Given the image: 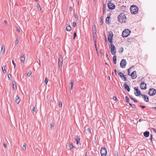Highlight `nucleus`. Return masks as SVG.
<instances>
[{
    "label": "nucleus",
    "mask_w": 156,
    "mask_h": 156,
    "mask_svg": "<svg viewBox=\"0 0 156 156\" xmlns=\"http://www.w3.org/2000/svg\"><path fill=\"white\" fill-rule=\"evenodd\" d=\"M118 19L119 22L121 23H125L126 20V16L123 13H121L119 15Z\"/></svg>",
    "instance_id": "nucleus-1"
},
{
    "label": "nucleus",
    "mask_w": 156,
    "mask_h": 156,
    "mask_svg": "<svg viewBox=\"0 0 156 156\" xmlns=\"http://www.w3.org/2000/svg\"><path fill=\"white\" fill-rule=\"evenodd\" d=\"M130 10L132 14H135L138 13V8L135 5H133L130 6Z\"/></svg>",
    "instance_id": "nucleus-2"
},
{
    "label": "nucleus",
    "mask_w": 156,
    "mask_h": 156,
    "mask_svg": "<svg viewBox=\"0 0 156 156\" xmlns=\"http://www.w3.org/2000/svg\"><path fill=\"white\" fill-rule=\"evenodd\" d=\"M130 33V30L128 29L124 30L122 32V36L123 37H127L129 34Z\"/></svg>",
    "instance_id": "nucleus-3"
},
{
    "label": "nucleus",
    "mask_w": 156,
    "mask_h": 156,
    "mask_svg": "<svg viewBox=\"0 0 156 156\" xmlns=\"http://www.w3.org/2000/svg\"><path fill=\"white\" fill-rule=\"evenodd\" d=\"M110 49L112 54L113 55H115L116 53V49L115 46L112 43L111 44Z\"/></svg>",
    "instance_id": "nucleus-4"
},
{
    "label": "nucleus",
    "mask_w": 156,
    "mask_h": 156,
    "mask_svg": "<svg viewBox=\"0 0 156 156\" xmlns=\"http://www.w3.org/2000/svg\"><path fill=\"white\" fill-rule=\"evenodd\" d=\"M101 156H106L107 154V150L105 147H102L100 150Z\"/></svg>",
    "instance_id": "nucleus-5"
},
{
    "label": "nucleus",
    "mask_w": 156,
    "mask_h": 156,
    "mask_svg": "<svg viewBox=\"0 0 156 156\" xmlns=\"http://www.w3.org/2000/svg\"><path fill=\"white\" fill-rule=\"evenodd\" d=\"M113 34L112 32L111 31H110L108 32V40L111 43H112V38L113 37Z\"/></svg>",
    "instance_id": "nucleus-6"
},
{
    "label": "nucleus",
    "mask_w": 156,
    "mask_h": 156,
    "mask_svg": "<svg viewBox=\"0 0 156 156\" xmlns=\"http://www.w3.org/2000/svg\"><path fill=\"white\" fill-rule=\"evenodd\" d=\"M63 62V57L62 55L59 56L58 63V68L59 69H61L62 67V64Z\"/></svg>",
    "instance_id": "nucleus-7"
},
{
    "label": "nucleus",
    "mask_w": 156,
    "mask_h": 156,
    "mask_svg": "<svg viewBox=\"0 0 156 156\" xmlns=\"http://www.w3.org/2000/svg\"><path fill=\"white\" fill-rule=\"evenodd\" d=\"M148 93L151 96H153L156 94V90L153 88H150L149 91Z\"/></svg>",
    "instance_id": "nucleus-8"
},
{
    "label": "nucleus",
    "mask_w": 156,
    "mask_h": 156,
    "mask_svg": "<svg viewBox=\"0 0 156 156\" xmlns=\"http://www.w3.org/2000/svg\"><path fill=\"white\" fill-rule=\"evenodd\" d=\"M126 64V60L124 59H122L120 63V66L122 68H124Z\"/></svg>",
    "instance_id": "nucleus-9"
},
{
    "label": "nucleus",
    "mask_w": 156,
    "mask_h": 156,
    "mask_svg": "<svg viewBox=\"0 0 156 156\" xmlns=\"http://www.w3.org/2000/svg\"><path fill=\"white\" fill-rule=\"evenodd\" d=\"M108 8L111 9H113L115 8V5L111 1H109L108 3Z\"/></svg>",
    "instance_id": "nucleus-10"
},
{
    "label": "nucleus",
    "mask_w": 156,
    "mask_h": 156,
    "mask_svg": "<svg viewBox=\"0 0 156 156\" xmlns=\"http://www.w3.org/2000/svg\"><path fill=\"white\" fill-rule=\"evenodd\" d=\"M134 89L136 91V92H135V94L136 96H139L140 95H141L142 94L140 91L137 87H135Z\"/></svg>",
    "instance_id": "nucleus-11"
},
{
    "label": "nucleus",
    "mask_w": 156,
    "mask_h": 156,
    "mask_svg": "<svg viewBox=\"0 0 156 156\" xmlns=\"http://www.w3.org/2000/svg\"><path fill=\"white\" fill-rule=\"evenodd\" d=\"M147 84H146L144 82H142L141 83L140 87L141 89L142 90H145L147 88Z\"/></svg>",
    "instance_id": "nucleus-12"
},
{
    "label": "nucleus",
    "mask_w": 156,
    "mask_h": 156,
    "mask_svg": "<svg viewBox=\"0 0 156 156\" xmlns=\"http://www.w3.org/2000/svg\"><path fill=\"white\" fill-rule=\"evenodd\" d=\"M93 37H94V41L95 45V47L96 48V36L97 34L96 31H94V33H93Z\"/></svg>",
    "instance_id": "nucleus-13"
},
{
    "label": "nucleus",
    "mask_w": 156,
    "mask_h": 156,
    "mask_svg": "<svg viewBox=\"0 0 156 156\" xmlns=\"http://www.w3.org/2000/svg\"><path fill=\"white\" fill-rule=\"evenodd\" d=\"M141 96H142V98H144V100L146 102L149 101V98L147 95L144 94H141Z\"/></svg>",
    "instance_id": "nucleus-14"
},
{
    "label": "nucleus",
    "mask_w": 156,
    "mask_h": 156,
    "mask_svg": "<svg viewBox=\"0 0 156 156\" xmlns=\"http://www.w3.org/2000/svg\"><path fill=\"white\" fill-rule=\"evenodd\" d=\"M131 78L133 79H135L136 77V71H133L131 74Z\"/></svg>",
    "instance_id": "nucleus-15"
},
{
    "label": "nucleus",
    "mask_w": 156,
    "mask_h": 156,
    "mask_svg": "<svg viewBox=\"0 0 156 156\" xmlns=\"http://www.w3.org/2000/svg\"><path fill=\"white\" fill-rule=\"evenodd\" d=\"M127 83H125L123 84V87H124L125 90H127L129 92L130 91V88L129 87L128 85L127 84Z\"/></svg>",
    "instance_id": "nucleus-16"
},
{
    "label": "nucleus",
    "mask_w": 156,
    "mask_h": 156,
    "mask_svg": "<svg viewBox=\"0 0 156 156\" xmlns=\"http://www.w3.org/2000/svg\"><path fill=\"white\" fill-rule=\"evenodd\" d=\"M75 140L76 141V144H79V142L80 141V139L79 136H76L74 138Z\"/></svg>",
    "instance_id": "nucleus-17"
},
{
    "label": "nucleus",
    "mask_w": 156,
    "mask_h": 156,
    "mask_svg": "<svg viewBox=\"0 0 156 156\" xmlns=\"http://www.w3.org/2000/svg\"><path fill=\"white\" fill-rule=\"evenodd\" d=\"M20 97H19L18 95H17L15 98V101L16 103L17 104H19L20 102Z\"/></svg>",
    "instance_id": "nucleus-18"
},
{
    "label": "nucleus",
    "mask_w": 156,
    "mask_h": 156,
    "mask_svg": "<svg viewBox=\"0 0 156 156\" xmlns=\"http://www.w3.org/2000/svg\"><path fill=\"white\" fill-rule=\"evenodd\" d=\"M74 147L72 143H69L68 145V149L69 150H70Z\"/></svg>",
    "instance_id": "nucleus-19"
},
{
    "label": "nucleus",
    "mask_w": 156,
    "mask_h": 156,
    "mask_svg": "<svg viewBox=\"0 0 156 156\" xmlns=\"http://www.w3.org/2000/svg\"><path fill=\"white\" fill-rule=\"evenodd\" d=\"M25 60V58L24 56V55H23L20 58V61L22 63H23Z\"/></svg>",
    "instance_id": "nucleus-20"
},
{
    "label": "nucleus",
    "mask_w": 156,
    "mask_h": 156,
    "mask_svg": "<svg viewBox=\"0 0 156 156\" xmlns=\"http://www.w3.org/2000/svg\"><path fill=\"white\" fill-rule=\"evenodd\" d=\"M144 136L146 137H148L149 135V131H146L144 132Z\"/></svg>",
    "instance_id": "nucleus-21"
},
{
    "label": "nucleus",
    "mask_w": 156,
    "mask_h": 156,
    "mask_svg": "<svg viewBox=\"0 0 156 156\" xmlns=\"http://www.w3.org/2000/svg\"><path fill=\"white\" fill-rule=\"evenodd\" d=\"M118 74L119 75L120 77L122 79V80H123V78L125 76V75H124L121 72H120Z\"/></svg>",
    "instance_id": "nucleus-22"
},
{
    "label": "nucleus",
    "mask_w": 156,
    "mask_h": 156,
    "mask_svg": "<svg viewBox=\"0 0 156 156\" xmlns=\"http://www.w3.org/2000/svg\"><path fill=\"white\" fill-rule=\"evenodd\" d=\"M71 30V27L69 25H67L66 27V30L67 31H70Z\"/></svg>",
    "instance_id": "nucleus-23"
},
{
    "label": "nucleus",
    "mask_w": 156,
    "mask_h": 156,
    "mask_svg": "<svg viewBox=\"0 0 156 156\" xmlns=\"http://www.w3.org/2000/svg\"><path fill=\"white\" fill-rule=\"evenodd\" d=\"M5 51V48L4 46L3 45H2L1 47V52H2L3 54L4 53Z\"/></svg>",
    "instance_id": "nucleus-24"
},
{
    "label": "nucleus",
    "mask_w": 156,
    "mask_h": 156,
    "mask_svg": "<svg viewBox=\"0 0 156 156\" xmlns=\"http://www.w3.org/2000/svg\"><path fill=\"white\" fill-rule=\"evenodd\" d=\"M110 18V16H108L106 18V20H105V22L106 23H109V20Z\"/></svg>",
    "instance_id": "nucleus-25"
},
{
    "label": "nucleus",
    "mask_w": 156,
    "mask_h": 156,
    "mask_svg": "<svg viewBox=\"0 0 156 156\" xmlns=\"http://www.w3.org/2000/svg\"><path fill=\"white\" fill-rule=\"evenodd\" d=\"M5 69V66H3L2 67V71L4 73H6V72Z\"/></svg>",
    "instance_id": "nucleus-26"
},
{
    "label": "nucleus",
    "mask_w": 156,
    "mask_h": 156,
    "mask_svg": "<svg viewBox=\"0 0 156 156\" xmlns=\"http://www.w3.org/2000/svg\"><path fill=\"white\" fill-rule=\"evenodd\" d=\"M103 16H101L100 18V22L101 23V25H102L103 23Z\"/></svg>",
    "instance_id": "nucleus-27"
},
{
    "label": "nucleus",
    "mask_w": 156,
    "mask_h": 156,
    "mask_svg": "<svg viewBox=\"0 0 156 156\" xmlns=\"http://www.w3.org/2000/svg\"><path fill=\"white\" fill-rule=\"evenodd\" d=\"M123 50H124V48L123 47H121V48H120L119 49V52L120 53H122V52H123Z\"/></svg>",
    "instance_id": "nucleus-28"
},
{
    "label": "nucleus",
    "mask_w": 156,
    "mask_h": 156,
    "mask_svg": "<svg viewBox=\"0 0 156 156\" xmlns=\"http://www.w3.org/2000/svg\"><path fill=\"white\" fill-rule=\"evenodd\" d=\"M96 26L95 25H93V27H92V28H93L92 32H93V33H94V31H96Z\"/></svg>",
    "instance_id": "nucleus-29"
},
{
    "label": "nucleus",
    "mask_w": 156,
    "mask_h": 156,
    "mask_svg": "<svg viewBox=\"0 0 156 156\" xmlns=\"http://www.w3.org/2000/svg\"><path fill=\"white\" fill-rule=\"evenodd\" d=\"M129 105H130V106L131 107H132L133 108H136V107L135 105L132 104L130 103H129Z\"/></svg>",
    "instance_id": "nucleus-30"
},
{
    "label": "nucleus",
    "mask_w": 156,
    "mask_h": 156,
    "mask_svg": "<svg viewBox=\"0 0 156 156\" xmlns=\"http://www.w3.org/2000/svg\"><path fill=\"white\" fill-rule=\"evenodd\" d=\"M73 81H71L70 83V87H71V90H72V89L73 88Z\"/></svg>",
    "instance_id": "nucleus-31"
},
{
    "label": "nucleus",
    "mask_w": 156,
    "mask_h": 156,
    "mask_svg": "<svg viewBox=\"0 0 156 156\" xmlns=\"http://www.w3.org/2000/svg\"><path fill=\"white\" fill-rule=\"evenodd\" d=\"M125 101L126 102H129V100L127 96L125 97Z\"/></svg>",
    "instance_id": "nucleus-32"
},
{
    "label": "nucleus",
    "mask_w": 156,
    "mask_h": 156,
    "mask_svg": "<svg viewBox=\"0 0 156 156\" xmlns=\"http://www.w3.org/2000/svg\"><path fill=\"white\" fill-rule=\"evenodd\" d=\"M18 43H19V40L18 38V37H17V38H16V39L15 41V45H17L18 44Z\"/></svg>",
    "instance_id": "nucleus-33"
},
{
    "label": "nucleus",
    "mask_w": 156,
    "mask_h": 156,
    "mask_svg": "<svg viewBox=\"0 0 156 156\" xmlns=\"http://www.w3.org/2000/svg\"><path fill=\"white\" fill-rule=\"evenodd\" d=\"M26 144H24L23 145V151H25L26 149Z\"/></svg>",
    "instance_id": "nucleus-34"
},
{
    "label": "nucleus",
    "mask_w": 156,
    "mask_h": 156,
    "mask_svg": "<svg viewBox=\"0 0 156 156\" xmlns=\"http://www.w3.org/2000/svg\"><path fill=\"white\" fill-rule=\"evenodd\" d=\"M13 87L14 90H16V85L15 84L13 83Z\"/></svg>",
    "instance_id": "nucleus-35"
},
{
    "label": "nucleus",
    "mask_w": 156,
    "mask_h": 156,
    "mask_svg": "<svg viewBox=\"0 0 156 156\" xmlns=\"http://www.w3.org/2000/svg\"><path fill=\"white\" fill-rule=\"evenodd\" d=\"M48 82V79L47 78H45V79L44 81V82L46 84H47Z\"/></svg>",
    "instance_id": "nucleus-36"
},
{
    "label": "nucleus",
    "mask_w": 156,
    "mask_h": 156,
    "mask_svg": "<svg viewBox=\"0 0 156 156\" xmlns=\"http://www.w3.org/2000/svg\"><path fill=\"white\" fill-rule=\"evenodd\" d=\"M8 77L9 79L10 80H11V79H12L11 75L10 74H8Z\"/></svg>",
    "instance_id": "nucleus-37"
},
{
    "label": "nucleus",
    "mask_w": 156,
    "mask_h": 156,
    "mask_svg": "<svg viewBox=\"0 0 156 156\" xmlns=\"http://www.w3.org/2000/svg\"><path fill=\"white\" fill-rule=\"evenodd\" d=\"M86 131L88 132V133H90V132H91V130H90V129H89V128H87V130H86Z\"/></svg>",
    "instance_id": "nucleus-38"
},
{
    "label": "nucleus",
    "mask_w": 156,
    "mask_h": 156,
    "mask_svg": "<svg viewBox=\"0 0 156 156\" xmlns=\"http://www.w3.org/2000/svg\"><path fill=\"white\" fill-rule=\"evenodd\" d=\"M37 7L38 8H40V10H41V8L40 7V5L39 4V3H37Z\"/></svg>",
    "instance_id": "nucleus-39"
},
{
    "label": "nucleus",
    "mask_w": 156,
    "mask_h": 156,
    "mask_svg": "<svg viewBox=\"0 0 156 156\" xmlns=\"http://www.w3.org/2000/svg\"><path fill=\"white\" fill-rule=\"evenodd\" d=\"M116 56L115 55L113 57V61H116Z\"/></svg>",
    "instance_id": "nucleus-40"
},
{
    "label": "nucleus",
    "mask_w": 156,
    "mask_h": 156,
    "mask_svg": "<svg viewBox=\"0 0 156 156\" xmlns=\"http://www.w3.org/2000/svg\"><path fill=\"white\" fill-rule=\"evenodd\" d=\"M12 63L13 64V65H14V69H15V66H16V64L14 63V61L13 60H12Z\"/></svg>",
    "instance_id": "nucleus-41"
},
{
    "label": "nucleus",
    "mask_w": 156,
    "mask_h": 156,
    "mask_svg": "<svg viewBox=\"0 0 156 156\" xmlns=\"http://www.w3.org/2000/svg\"><path fill=\"white\" fill-rule=\"evenodd\" d=\"M50 127L51 129H53L54 128V125L52 123L50 124Z\"/></svg>",
    "instance_id": "nucleus-42"
},
{
    "label": "nucleus",
    "mask_w": 156,
    "mask_h": 156,
    "mask_svg": "<svg viewBox=\"0 0 156 156\" xmlns=\"http://www.w3.org/2000/svg\"><path fill=\"white\" fill-rule=\"evenodd\" d=\"M76 24L75 22H73V26L74 27H76Z\"/></svg>",
    "instance_id": "nucleus-43"
},
{
    "label": "nucleus",
    "mask_w": 156,
    "mask_h": 156,
    "mask_svg": "<svg viewBox=\"0 0 156 156\" xmlns=\"http://www.w3.org/2000/svg\"><path fill=\"white\" fill-rule=\"evenodd\" d=\"M30 74H31V73L30 72H28V73H27V76H30Z\"/></svg>",
    "instance_id": "nucleus-44"
},
{
    "label": "nucleus",
    "mask_w": 156,
    "mask_h": 156,
    "mask_svg": "<svg viewBox=\"0 0 156 156\" xmlns=\"http://www.w3.org/2000/svg\"><path fill=\"white\" fill-rule=\"evenodd\" d=\"M123 78V80L124 81H126L127 80V78L125 76Z\"/></svg>",
    "instance_id": "nucleus-45"
},
{
    "label": "nucleus",
    "mask_w": 156,
    "mask_h": 156,
    "mask_svg": "<svg viewBox=\"0 0 156 156\" xmlns=\"http://www.w3.org/2000/svg\"><path fill=\"white\" fill-rule=\"evenodd\" d=\"M75 18H76L77 19H78V15H77V14L76 13L75 14Z\"/></svg>",
    "instance_id": "nucleus-46"
},
{
    "label": "nucleus",
    "mask_w": 156,
    "mask_h": 156,
    "mask_svg": "<svg viewBox=\"0 0 156 156\" xmlns=\"http://www.w3.org/2000/svg\"><path fill=\"white\" fill-rule=\"evenodd\" d=\"M62 105V103L61 102H59L58 104V106L59 107H61Z\"/></svg>",
    "instance_id": "nucleus-47"
},
{
    "label": "nucleus",
    "mask_w": 156,
    "mask_h": 156,
    "mask_svg": "<svg viewBox=\"0 0 156 156\" xmlns=\"http://www.w3.org/2000/svg\"><path fill=\"white\" fill-rule=\"evenodd\" d=\"M113 98V99L115 100V101H116L117 100V98L115 96H114Z\"/></svg>",
    "instance_id": "nucleus-48"
},
{
    "label": "nucleus",
    "mask_w": 156,
    "mask_h": 156,
    "mask_svg": "<svg viewBox=\"0 0 156 156\" xmlns=\"http://www.w3.org/2000/svg\"><path fill=\"white\" fill-rule=\"evenodd\" d=\"M32 110L33 112H35L36 111V109H35V108L34 107L32 108Z\"/></svg>",
    "instance_id": "nucleus-49"
},
{
    "label": "nucleus",
    "mask_w": 156,
    "mask_h": 156,
    "mask_svg": "<svg viewBox=\"0 0 156 156\" xmlns=\"http://www.w3.org/2000/svg\"><path fill=\"white\" fill-rule=\"evenodd\" d=\"M76 33H74V39H75V37H76Z\"/></svg>",
    "instance_id": "nucleus-50"
},
{
    "label": "nucleus",
    "mask_w": 156,
    "mask_h": 156,
    "mask_svg": "<svg viewBox=\"0 0 156 156\" xmlns=\"http://www.w3.org/2000/svg\"><path fill=\"white\" fill-rule=\"evenodd\" d=\"M16 31L18 32H20V29L19 28H17V27H16Z\"/></svg>",
    "instance_id": "nucleus-51"
},
{
    "label": "nucleus",
    "mask_w": 156,
    "mask_h": 156,
    "mask_svg": "<svg viewBox=\"0 0 156 156\" xmlns=\"http://www.w3.org/2000/svg\"><path fill=\"white\" fill-rule=\"evenodd\" d=\"M131 68H130L129 69H128V75H129V73H130V72H129V71L130 69H131Z\"/></svg>",
    "instance_id": "nucleus-52"
},
{
    "label": "nucleus",
    "mask_w": 156,
    "mask_h": 156,
    "mask_svg": "<svg viewBox=\"0 0 156 156\" xmlns=\"http://www.w3.org/2000/svg\"><path fill=\"white\" fill-rule=\"evenodd\" d=\"M140 107L142 108H145V106H142L140 105Z\"/></svg>",
    "instance_id": "nucleus-53"
},
{
    "label": "nucleus",
    "mask_w": 156,
    "mask_h": 156,
    "mask_svg": "<svg viewBox=\"0 0 156 156\" xmlns=\"http://www.w3.org/2000/svg\"><path fill=\"white\" fill-rule=\"evenodd\" d=\"M69 10L70 11H71L72 10V8L71 6H70L69 8Z\"/></svg>",
    "instance_id": "nucleus-54"
},
{
    "label": "nucleus",
    "mask_w": 156,
    "mask_h": 156,
    "mask_svg": "<svg viewBox=\"0 0 156 156\" xmlns=\"http://www.w3.org/2000/svg\"><path fill=\"white\" fill-rule=\"evenodd\" d=\"M153 129V131L154 132H155V133H156V129H154V128H153V129Z\"/></svg>",
    "instance_id": "nucleus-55"
},
{
    "label": "nucleus",
    "mask_w": 156,
    "mask_h": 156,
    "mask_svg": "<svg viewBox=\"0 0 156 156\" xmlns=\"http://www.w3.org/2000/svg\"><path fill=\"white\" fill-rule=\"evenodd\" d=\"M3 145H4V147L5 148H6V144H5V143H4V144H3Z\"/></svg>",
    "instance_id": "nucleus-56"
},
{
    "label": "nucleus",
    "mask_w": 156,
    "mask_h": 156,
    "mask_svg": "<svg viewBox=\"0 0 156 156\" xmlns=\"http://www.w3.org/2000/svg\"><path fill=\"white\" fill-rule=\"evenodd\" d=\"M103 13L104 14L105 13V9L104 8L103 9Z\"/></svg>",
    "instance_id": "nucleus-57"
},
{
    "label": "nucleus",
    "mask_w": 156,
    "mask_h": 156,
    "mask_svg": "<svg viewBox=\"0 0 156 156\" xmlns=\"http://www.w3.org/2000/svg\"><path fill=\"white\" fill-rule=\"evenodd\" d=\"M153 137V136L152 135H150V138L151 140H152Z\"/></svg>",
    "instance_id": "nucleus-58"
},
{
    "label": "nucleus",
    "mask_w": 156,
    "mask_h": 156,
    "mask_svg": "<svg viewBox=\"0 0 156 156\" xmlns=\"http://www.w3.org/2000/svg\"><path fill=\"white\" fill-rule=\"evenodd\" d=\"M133 101L135 102H137V101L136 100H135V99H134V100Z\"/></svg>",
    "instance_id": "nucleus-59"
},
{
    "label": "nucleus",
    "mask_w": 156,
    "mask_h": 156,
    "mask_svg": "<svg viewBox=\"0 0 156 156\" xmlns=\"http://www.w3.org/2000/svg\"><path fill=\"white\" fill-rule=\"evenodd\" d=\"M142 119H139V122H141V121H142Z\"/></svg>",
    "instance_id": "nucleus-60"
},
{
    "label": "nucleus",
    "mask_w": 156,
    "mask_h": 156,
    "mask_svg": "<svg viewBox=\"0 0 156 156\" xmlns=\"http://www.w3.org/2000/svg\"><path fill=\"white\" fill-rule=\"evenodd\" d=\"M130 98L131 99V100H134V99L133 98H132V97H130Z\"/></svg>",
    "instance_id": "nucleus-61"
},
{
    "label": "nucleus",
    "mask_w": 156,
    "mask_h": 156,
    "mask_svg": "<svg viewBox=\"0 0 156 156\" xmlns=\"http://www.w3.org/2000/svg\"><path fill=\"white\" fill-rule=\"evenodd\" d=\"M114 64H116V61H114Z\"/></svg>",
    "instance_id": "nucleus-62"
},
{
    "label": "nucleus",
    "mask_w": 156,
    "mask_h": 156,
    "mask_svg": "<svg viewBox=\"0 0 156 156\" xmlns=\"http://www.w3.org/2000/svg\"><path fill=\"white\" fill-rule=\"evenodd\" d=\"M115 73L116 74H117V70L116 69L115 70Z\"/></svg>",
    "instance_id": "nucleus-63"
},
{
    "label": "nucleus",
    "mask_w": 156,
    "mask_h": 156,
    "mask_svg": "<svg viewBox=\"0 0 156 156\" xmlns=\"http://www.w3.org/2000/svg\"><path fill=\"white\" fill-rule=\"evenodd\" d=\"M4 22H5V23H7V21H6V20H5L4 21Z\"/></svg>",
    "instance_id": "nucleus-64"
}]
</instances>
